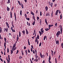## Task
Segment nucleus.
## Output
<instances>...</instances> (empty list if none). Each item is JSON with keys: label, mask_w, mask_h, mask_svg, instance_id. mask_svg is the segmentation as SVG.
<instances>
[{"label": "nucleus", "mask_w": 63, "mask_h": 63, "mask_svg": "<svg viewBox=\"0 0 63 63\" xmlns=\"http://www.w3.org/2000/svg\"><path fill=\"white\" fill-rule=\"evenodd\" d=\"M16 43H15V44H14L11 50H13V51H15L17 47H16Z\"/></svg>", "instance_id": "nucleus-1"}, {"label": "nucleus", "mask_w": 63, "mask_h": 63, "mask_svg": "<svg viewBox=\"0 0 63 63\" xmlns=\"http://www.w3.org/2000/svg\"><path fill=\"white\" fill-rule=\"evenodd\" d=\"M61 34V32H60V31H59L56 34V36H57V37H58V36L60 35V34Z\"/></svg>", "instance_id": "nucleus-2"}, {"label": "nucleus", "mask_w": 63, "mask_h": 63, "mask_svg": "<svg viewBox=\"0 0 63 63\" xmlns=\"http://www.w3.org/2000/svg\"><path fill=\"white\" fill-rule=\"evenodd\" d=\"M57 39L56 38L55 39V41L56 43V45H57L58 44V45H59V40H57V41L56 40Z\"/></svg>", "instance_id": "nucleus-3"}, {"label": "nucleus", "mask_w": 63, "mask_h": 63, "mask_svg": "<svg viewBox=\"0 0 63 63\" xmlns=\"http://www.w3.org/2000/svg\"><path fill=\"white\" fill-rule=\"evenodd\" d=\"M48 28H49L50 29V27H52V26H53V25H48Z\"/></svg>", "instance_id": "nucleus-4"}, {"label": "nucleus", "mask_w": 63, "mask_h": 63, "mask_svg": "<svg viewBox=\"0 0 63 63\" xmlns=\"http://www.w3.org/2000/svg\"><path fill=\"white\" fill-rule=\"evenodd\" d=\"M16 14L15 13H14V16L15 17V20L16 21Z\"/></svg>", "instance_id": "nucleus-5"}, {"label": "nucleus", "mask_w": 63, "mask_h": 63, "mask_svg": "<svg viewBox=\"0 0 63 63\" xmlns=\"http://www.w3.org/2000/svg\"><path fill=\"white\" fill-rule=\"evenodd\" d=\"M50 16V15L49 14V13L48 12L46 14V16Z\"/></svg>", "instance_id": "nucleus-6"}, {"label": "nucleus", "mask_w": 63, "mask_h": 63, "mask_svg": "<svg viewBox=\"0 0 63 63\" xmlns=\"http://www.w3.org/2000/svg\"><path fill=\"white\" fill-rule=\"evenodd\" d=\"M26 35H28V34H29V32H28V31H27V29H26Z\"/></svg>", "instance_id": "nucleus-7"}, {"label": "nucleus", "mask_w": 63, "mask_h": 63, "mask_svg": "<svg viewBox=\"0 0 63 63\" xmlns=\"http://www.w3.org/2000/svg\"><path fill=\"white\" fill-rule=\"evenodd\" d=\"M22 33L23 35H25V31H24V30H23V31H22Z\"/></svg>", "instance_id": "nucleus-8"}, {"label": "nucleus", "mask_w": 63, "mask_h": 63, "mask_svg": "<svg viewBox=\"0 0 63 63\" xmlns=\"http://www.w3.org/2000/svg\"><path fill=\"white\" fill-rule=\"evenodd\" d=\"M39 33H40V36H41V35H42V34H43V33H44V32H42H42H41L40 31H39Z\"/></svg>", "instance_id": "nucleus-9"}, {"label": "nucleus", "mask_w": 63, "mask_h": 63, "mask_svg": "<svg viewBox=\"0 0 63 63\" xmlns=\"http://www.w3.org/2000/svg\"><path fill=\"white\" fill-rule=\"evenodd\" d=\"M45 22L46 23V25L47 26L48 25V24H47V19H45Z\"/></svg>", "instance_id": "nucleus-10"}, {"label": "nucleus", "mask_w": 63, "mask_h": 63, "mask_svg": "<svg viewBox=\"0 0 63 63\" xmlns=\"http://www.w3.org/2000/svg\"><path fill=\"white\" fill-rule=\"evenodd\" d=\"M40 31H41V32H44V30L43 28H42L41 29Z\"/></svg>", "instance_id": "nucleus-11"}, {"label": "nucleus", "mask_w": 63, "mask_h": 63, "mask_svg": "<svg viewBox=\"0 0 63 63\" xmlns=\"http://www.w3.org/2000/svg\"><path fill=\"white\" fill-rule=\"evenodd\" d=\"M58 10H57L55 13V15L56 16V15H57V14H58Z\"/></svg>", "instance_id": "nucleus-12"}, {"label": "nucleus", "mask_w": 63, "mask_h": 63, "mask_svg": "<svg viewBox=\"0 0 63 63\" xmlns=\"http://www.w3.org/2000/svg\"><path fill=\"white\" fill-rule=\"evenodd\" d=\"M7 4H9V3H10V5H11V2H10V0H8V2H7Z\"/></svg>", "instance_id": "nucleus-13"}, {"label": "nucleus", "mask_w": 63, "mask_h": 63, "mask_svg": "<svg viewBox=\"0 0 63 63\" xmlns=\"http://www.w3.org/2000/svg\"><path fill=\"white\" fill-rule=\"evenodd\" d=\"M53 3L51 2L50 5V6L51 7H53Z\"/></svg>", "instance_id": "nucleus-14"}, {"label": "nucleus", "mask_w": 63, "mask_h": 63, "mask_svg": "<svg viewBox=\"0 0 63 63\" xmlns=\"http://www.w3.org/2000/svg\"><path fill=\"white\" fill-rule=\"evenodd\" d=\"M19 39V37H18V35H17V37L16 38V41H18Z\"/></svg>", "instance_id": "nucleus-15"}, {"label": "nucleus", "mask_w": 63, "mask_h": 63, "mask_svg": "<svg viewBox=\"0 0 63 63\" xmlns=\"http://www.w3.org/2000/svg\"><path fill=\"white\" fill-rule=\"evenodd\" d=\"M49 29H49V28H48V29L47 28L45 29V30L46 31H48V30H49Z\"/></svg>", "instance_id": "nucleus-16"}, {"label": "nucleus", "mask_w": 63, "mask_h": 63, "mask_svg": "<svg viewBox=\"0 0 63 63\" xmlns=\"http://www.w3.org/2000/svg\"><path fill=\"white\" fill-rule=\"evenodd\" d=\"M60 29V31L61 32V34H62V28H61Z\"/></svg>", "instance_id": "nucleus-17"}, {"label": "nucleus", "mask_w": 63, "mask_h": 63, "mask_svg": "<svg viewBox=\"0 0 63 63\" xmlns=\"http://www.w3.org/2000/svg\"><path fill=\"white\" fill-rule=\"evenodd\" d=\"M7 10L8 11H10V8H9V7H7Z\"/></svg>", "instance_id": "nucleus-18"}, {"label": "nucleus", "mask_w": 63, "mask_h": 63, "mask_svg": "<svg viewBox=\"0 0 63 63\" xmlns=\"http://www.w3.org/2000/svg\"><path fill=\"white\" fill-rule=\"evenodd\" d=\"M40 56L41 58H43V55H42V54L41 52H40Z\"/></svg>", "instance_id": "nucleus-19"}, {"label": "nucleus", "mask_w": 63, "mask_h": 63, "mask_svg": "<svg viewBox=\"0 0 63 63\" xmlns=\"http://www.w3.org/2000/svg\"><path fill=\"white\" fill-rule=\"evenodd\" d=\"M28 42L29 46H30V42H29V39H28Z\"/></svg>", "instance_id": "nucleus-20"}, {"label": "nucleus", "mask_w": 63, "mask_h": 63, "mask_svg": "<svg viewBox=\"0 0 63 63\" xmlns=\"http://www.w3.org/2000/svg\"><path fill=\"white\" fill-rule=\"evenodd\" d=\"M31 15H33V16H34V13L32 11H31Z\"/></svg>", "instance_id": "nucleus-21"}, {"label": "nucleus", "mask_w": 63, "mask_h": 63, "mask_svg": "<svg viewBox=\"0 0 63 63\" xmlns=\"http://www.w3.org/2000/svg\"><path fill=\"white\" fill-rule=\"evenodd\" d=\"M48 59H49L48 61H50V60H51V56L50 55L49 56V57L48 58Z\"/></svg>", "instance_id": "nucleus-22"}, {"label": "nucleus", "mask_w": 63, "mask_h": 63, "mask_svg": "<svg viewBox=\"0 0 63 63\" xmlns=\"http://www.w3.org/2000/svg\"><path fill=\"white\" fill-rule=\"evenodd\" d=\"M51 54L52 56H53V51L52 50H51Z\"/></svg>", "instance_id": "nucleus-23"}, {"label": "nucleus", "mask_w": 63, "mask_h": 63, "mask_svg": "<svg viewBox=\"0 0 63 63\" xmlns=\"http://www.w3.org/2000/svg\"><path fill=\"white\" fill-rule=\"evenodd\" d=\"M10 16H11V18H12V13L11 12H10Z\"/></svg>", "instance_id": "nucleus-24"}, {"label": "nucleus", "mask_w": 63, "mask_h": 63, "mask_svg": "<svg viewBox=\"0 0 63 63\" xmlns=\"http://www.w3.org/2000/svg\"><path fill=\"white\" fill-rule=\"evenodd\" d=\"M22 10H21L20 11V15H21V16L22 15Z\"/></svg>", "instance_id": "nucleus-25"}, {"label": "nucleus", "mask_w": 63, "mask_h": 63, "mask_svg": "<svg viewBox=\"0 0 63 63\" xmlns=\"http://www.w3.org/2000/svg\"><path fill=\"white\" fill-rule=\"evenodd\" d=\"M19 37H20L21 36V33H20V32H19Z\"/></svg>", "instance_id": "nucleus-26"}, {"label": "nucleus", "mask_w": 63, "mask_h": 63, "mask_svg": "<svg viewBox=\"0 0 63 63\" xmlns=\"http://www.w3.org/2000/svg\"><path fill=\"white\" fill-rule=\"evenodd\" d=\"M48 7H47V6H46L45 7V9L46 11H47V10H48Z\"/></svg>", "instance_id": "nucleus-27"}, {"label": "nucleus", "mask_w": 63, "mask_h": 63, "mask_svg": "<svg viewBox=\"0 0 63 63\" xmlns=\"http://www.w3.org/2000/svg\"><path fill=\"white\" fill-rule=\"evenodd\" d=\"M35 31H36V29L34 30V31L33 33V35H34V34H35Z\"/></svg>", "instance_id": "nucleus-28"}, {"label": "nucleus", "mask_w": 63, "mask_h": 63, "mask_svg": "<svg viewBox=\"0 0 63 63\" xmlns=\"http://www.w3.org/2000/svg\"><path fill=\"white\" fill-rule=\"evenodd\" d=\"M34 50L35 52V55L37 56V50H35V49H34Z\"/></svg>", "instance_id": "nucleus-29"}, {"label": "nucleus", "mask_w": 63, "mask_h": 63, "mask_svg": "<svg viewBox=\"0 0 63 63\" xmlns=\"http://www.w3.org/2000/svg\"><path fill=\"white\" fill-rule=\"evenodd\" d=\"M18 2L19 5H20V6H21V3H20V1H18Z\"/></svg>", "instance_id": "nucleus-30"}, {"label": "nucleus", "mask_w": 63, "mask_h": 63, "mask_svg": "<svg viewBox=\"0 0 63 63\" xmlns=\"http://www.w3.org/2000/svg\"><path fill=\"white\" fill-rule=\"evenodd\" d=\"M5 29L6 32H8V28H7L6 29Z\"/></svg>", "instance_id": "nucleus-31"}, {"label": "nucleus", "mask_w": 63, "mask_h": 63, "mask_svg": "<svg viewBox=\"0 0 63 63\" xmlns=\"http://www.w3.org/2000/svg\"><path fill=\"white\" fill-rule=\"evenodd\" d=\"M21 51L22 55H23V56L24 55V53H23V51H22V50Z\"/></svg>", "instance_id": "nucleus-32"}, {"label": "nucleus", "mask_w": 63, "mask_h": 63, "mask_svg": "<svg viewBox=\"0 0 63 63\" xmlns=\"http://www.w3.org/2000/svg\"><path fill=\"white\" fill-rule=\"evenodd\" d=\"M27 50H28V53H30V50L29 49H28Z\"/></svg>", "instance_id": "nucleus-33"}, {"label": "nucleus", "mask_w": 63, "mask_h": 63, "mask_svg": "<svg viewBox=\"0 0 63 63\" xmlns=\"http://www.w3.org/2000/svg\"><path fill=\"white\" fill-rule=\"evenodd\" d=\"M25 18H27V15H26V14H25Z\"/></svg>", "instance_id": "nucleus-34"}, {"label": "nucleus", "mask_w": 63, "mask_h": 63, "mask_svg": "<svg viewBox=\"0 0 63 63\" xmlns=\"http://www.w3.org/2000/svg\"><path fill=\"white\" fill-rule=\"evenodd\" d=\"M55 61L56 62V63H57V59H56V58H55Z\"/></svg>", "instance_id": "nucleus-35"}, {"label": "nucleus", "mask_w": 63, "mask_h": 63, "mask_svg": "<svg viewBox=\"0 0 63 63\" xmlns=\"http://www.w3.org/2000/svg\"><path fill=\"white\" fill-rule=\"evenodd\" d=\"M21 6H22V9H23V8H24V7H23V4H22V3H21Z\"/></svg>", "instance_id": "nucleus-36"}, {"label": "nucleus", "mask_w": 63, "mask_h": 63, "mask_svg": "<svg viewBox=\"0 0 63 63\" xmlns=\"http://www.w3.org/2000/svg\"><path fill=\"white\" fill-rule=\"evenodd\" d=\"M37 38L38 39H39V35H37Z\"/></svg>", "instance_id": "nucleus-37"}, {"label": "nucleus", "mask_w": 63, "mask_h": 63, "mask_svg": "<svg viewBox=\"0 0 63 63\" xmlns=\"http://www.w3.org/2000/svg\"><path fill=\"white\" fill-rule=\"evenodd\" d=\"M26 19H27L28 20H30V18H27V17L26 18Z\"/></svg>", "instance_id": "nucleus-38"}, {"label": "nucleus", "mask_w": 63, "mask_h": 63, "mask_svg": "<svg viewBox=\"0 0 63 63\" xmlns=\"http://www.w3.org/2000/svg\"><path fill=\"white\" fill-rule=\"evenodd\" d=\"M22 58V57L20 56L19 57V59H21Z\"/></svg>", "instance_id": "nucleus-39"}, {"label": "nucleus", "mask_w": 63, "mask_h": 63, "mask_svg": "<svg viewBox=\"0 0 63 63\" xmlns=\"http://www.w3.org/2000/svg\"><path fill=\"white\" fill-rule=\"evenodd\" d=\"M46 36H44V41H45V39H46Z\"/></svg>", "instance_id": "nucleus-40"}, {"label": "nucleus", "mask_w": 63, "mask_h": 63, "mask_svg": "<svg viewBox=\"0 0 63 63\" xmlns=\"http://www.w3.org/2000/svg\"><path fill=\"white\" fill-rule=\"evenodd\" d=\"M35 21H34L33 23H32L33 25H35Z\"/></svg>", "instance_id": "nucleus-41"}, {"label": "nucleus", "mask_w": 63, "mask_h": 63, "mask_svg": "<svg viewBox=\"0 0 63 63\" xmlns=\"http://www.w3.org/2000/svg\"><path fill=\"white\" fill-rule=\"evenodd\" d=\"M14 8V6H13L11 8V11H13Z\"/></svg>", "instance_id": "nucleus-42"}, {"label": "nucleus", "mask_w": 63, "mask_h": 63, "mask_svg": "<svg viewBox=\"0 0 63 63\" xmlns=\"http://www.w3.org/2000/svg\"><path fill=\"white\" fill-rule=\"evenodd\" d=\"M5 42L4 43V46H6V42Z\"/></svg>", "instance_id": "nucleus-43"}, {"label": "nucleus", "mask_w": 63, "mask_h": 63, "mask_svg": "<svg viewBox=\"0 0 63 63\" xmlns=\"http://www.w3.org/2000/svg\"><path fill=\"white\" fill-rule=\"evenodd\" d=\"M37 19L38 21H39V17L37 16Z\"/></svg>", "instance_id": "nucleus-44"}, {"label": "nucleus", "mask_w": 63, "mask_h": 63, "mask_svg": "<svg viewBox=\"0 0 63 63\" xmlns=\"http://www.w3.org/2000/svg\"><path fill=\"white\" fill-rule=\"evenodd\" d=\"M7 52L8 53H9V48H7Z\"/></svg>", "instance_id": "nucleus-45"}, {"label": "nucleus", "mask_w": 63, "mask_h": 63, "mask_svg": "<svg viewBox=\"0 0 63 63\" xmlns=\"http://www.w3.org/2000/svg\"><path fill=\"white\" fill-rule=\"evenodd\" d=\"M6 24L7 26H9V24H8V22H6Z\"/></svg>", "instance_id": "nucleus-46"}, {"label": "nucleus", "mask_w": 63, "mask_h": 63, "mask_svg": "<svg viewBox=\"0 0 63 63\" xmlns=\"http://www.w3.org/2000/svg\"><path fill=\"white\" fill-rule=\"evenodd\" d=\"M8 59L9 60H10V55H8Z\"/></svg>", "instance_id": "nucleus-47"}, {"label": "nucleus", "mask_w": 63, "mask_h": 63, "mask_svg": "<svg viewBox=\"0 0 63 63\" xmlns=\"http://www.w3.org/2000/svg\"><path fill=\"white\" fill-rule=\"evenodd\" d=\"M4 41L5 42H6V37H5L4 38Z\"/></svg>", "instance_id": "nucleus-48"}, {"label": "nucleus", "mask_w": 63, "mask_h": 63, "mask_svg": "<svg viewBox=\"0 0 63 63\" xmlns=\"http://www.w3.org/2000/svg\"><path fill=\"white\" fill-rule=\"evenodd\" d=\"M7 63H10V60H7Z\"/></svg>", "instance_id": "nucleus-49"}, {"label": "nucleus", "mask_w": 63, "mask_h": 63, "mask_svg": "<svg viewBox=\"0 0 63 63\" xmlns=\"http://www.w3.org/2000/svg\"><path fill=\"white\" fill-rule=\"evenodd\" d=\"M60 55L59 56V57L58 58V60H59V59H60Z\"/></svg>", "instance_id": "nucleus-50"}, {"label": "nucleus", "mask_w": 63, "mask_h": 63, "mask_svg": "<svg viewBox=\"0 0 63 63\" xmlns=\"http://www.w3.org/2000/svg\"><path fill=\"white\" fill-rule=\"evenodd\" d=\"M30 23H28V26H30Z\"/></svg>", "instance_id": "nucleus-51"}, {"label": "nucleus", "mask_w": 63, "mask_h": 63, "mask_svg": "<svg viewBox=\"0 0 63 63\" xmlns=\"http://www.w3.org/2000/svg\"><path fill=\"white\" fill-rule=\"evenodd\" d=\"M42 45V43L41 42L39 45V47H41V45Z\"/></svg>", "instance_id": "nucleus-52"}, {"label": "nucleus", "mask_w": 63, "mask_h": 63, "mask_svg": "<svg viewBox=\"0 0 63 63\" xmlns=\"http://www.w3.org/2000/svg\"><path fill=\"white\" fill-rule=\"evenodd\" d=\"M30 60L31 61V63H33V62H32V61L31 60V59H30Z\"/></svg>", "instance_id": "nucleus-53"}, {"label": "nucleus", "mask_w": 63, "mask_h": 63, "mask_svg": "<svg viewBox=\"0 0 63 63\" xmlns=\"http://www.w3.org/2000/svg\"><path fill=\"white\" fill-rule=\"evenodd\" d=\"M60 16V19H62V14H61Z\"/></svg>", "instance_id": "nucleus-54"}, {"label": "nucleus", "mask_w": 63, "mask_h": 63, "mask_svg": "<svg viewBox=\"0 0 63 63\" xmlns=\"http://www.w3.org/2000/svg\"><path fill=\"white\" fill-rule=\"evenodd\" d=\"M10 51L11 53H13V51H14L13 50H11Z\"/></svg>", "instance_id": "nucleus-55"}, {"label": "nucleus", "mask_w": 63, "mask_h": 63, "mask_svg": "<svg viewBox=\"0 0 63 63\" xmlns=\"http://www.w3.org/2000/svg\"><path fill=\"white\" fill-rule=\"evenodd\" d=\"M62 26L61 25H60L59 26V28H62Z\"/></svg>", "instance_id": "nucleus-56"}, {"label": "nucleus", "mask_w": 63, "mask_h": 63, "mask_svg": "<svg viewBox=\"0 0 63 63\" xmlns=\"http://www.w3.org/2000/svg\"><path fill=\"white\" fill-rule=\"evenodd\" d=\"M57 10L58 11H59V14H60V13H61V12H60V10Z\"/></svg>", "instance_id": "nucleus-57"}, {"label": "nucleus", "mask_w": 63, "mask_h": 63, "mask_svg": "<svg viewBox=\"0 0 63 63\" xmlns=\"http://www.w3.org/2000/svg\"><path fill=\"white\" fill-rule=\"evenodd\" d=\"M18 52H19V51L18 50H17V52L16 53V54H17V53H18Z\"/></svg>", "instance_id": "nucleus-58"}, {"label": "nucleus", "mask_w": 63, "mask_h": 63, "mask_svg": "<svg viewBox=\"0 0 63 63\" xmlns=\"http://www.w3.org/2000/svg\"><path fill=\"white\" fill-rule=\"evenodd\" d=\"M33 53H34V54H35V52L34 50H33Z\"/></svg>", "instance_id": "nucleus-59"}, {"label": "nucleus", "mask_w": 63, "mask_h": 63, "mask_svg": "<svg viewBox=\"0 0 63 63\" xmlns=\"http://www.w3.org/2000/svg\"><path fill=\"white\" fill-rule=\"evenodd\" d=\"M36 60L35 61L36 62H38V60L37 58H36Z\"/></svg>", "instance_id": "nucleus-60"}, {"label": "nucleus", "mask_w": 63, "mask_h": 63, "mask_svg": "<svg viewBox=\"0 0 63 63\" xmlns=\"http://www.w3.org/2000/svg\"><path fill=\"white\" fill-rule=\"evenodd\" d=\"M31 47H32V48H33V49H34V47H33V45H31Z\"/></svg>", "instance_id": "nucleus-61"}, {"label": "nucleus", "mask_w": 63, "mask_h": 63, "mask_svg": "<svg viewBox=\"0 0 63 63\" xmlns=\"http://www.w3.org/2000/svg\"><path fill=\"white\" fill-rule=\"evenodd\" d=\"M42 63H45V60H44L43 62Z\"/></svg>", "instance_id": "nucleus-62"}, {"label": "nucleus", "mask_w": 63, "mask_h": 63, "mask_svg": "<svg viewBox=\"0 0 63 63\" xmlns=\"http://www.w3.org/2000/svg\"><path fill=\"white\" fill-rule=\"evenodd\" d=\"M55 26H57V23H56L55 24Z\"/></svg>", "instance_id": "nucleus-63"}, {"label": "nucleus", "mask_w": 63, "mask_h": 63, "mask_svg": "<svg viewBox=\"0 0 63 63\" xmlns=\"http://www.w3.org/2000/svg\"><path fill=\"white\" fill-rule=\"evenodd\" d=\"M40 16H42V11L40 12Z\"/></svg>", "instance_id": "nucleus-64"}]
</instances>
